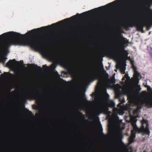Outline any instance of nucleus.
<instances>
[{"instance_id":"45","label":"nucleus","mask_w":152,"mask_h":152,"mask_svg":"<svg viewBox=\"0 0 152 152\" xmlns=\"http://www.w3.org/2000/svg\"><path fill=\"white\" fill-rule=\"evenodd\" d=\"M150 89L151 90H152V89L151 88H150Z\"/></svg>"},{"instance_id":"13","label":"nucleus","mask_w":152,"mask_h":152,"mask_svg":"<svg viewBox=\"0 0 152 152\" xmlns=\"http://www.w3.org/2000/svg\"><path fill=\"white\" fill-rule=\"evenodd\" d=\"M122 56L123 59L125 58H128V53L127 51L124 50V47H122Z\"/></svg>"},{"instance_id":"11","label":"nucleus","mask_w":152,"mask_h":152,"mask_svg":"<svg viewBox=\"0 0 152 152\" xmlns=\"http://www.w3.org/2000/svg\"><path fill=\"white\" fill-rule=\"evenodd\" d=\"M145 106L147 107H152V99H147L145 102Z\"/></svg>"},{"instance_id":"20","label":"nucleus","mask_w":152,"mask_h":152,"mask_svg":"<svg viewBox=\"0 0 152 152\" xmlns=\"http://www.w3.org/2000/svg\"><path fill=\"white\" fill-rule=\"evenodd\" d=\"M123 0H115V1H114L113 2H112V3H110L108 4L107 5H110L111 4H113L115 3H116L118 2L119 1H123Z\"/></svg>"},{"instance_id":"39","label":"nucleus","mask_w":152,"mask_h":152,"mask_svg":"<svg viewBox=\"0 0 152 152\" xmlns=\"http://www.w3.org/2000/svg\"><path fill=\"white\" fill-rule=\"evenodd\" d=\"M142 93H146V92L145 91H143L142 92Z\"/></svg>"},{"instance_id":"40","label":"nucleus","mask_w":152,"mask_h":152,"mask_svg":"<svg viewBox=\"0 0 152 152\" xmlns=\"http://www.w3.org/2000/svg\"><path fill=\"white\" fill-rule=\"evenodd\" d=\"M101 57H103V56H102V55H100V56Z\"/></svg>"},{"instance_id":"17","label":"nucleus","mask_w":152,"mask_h":152,"mask_svg":"<svg viewBox=\"0 0 152 152\" xmlns=\"http://www.w3.org/2000/svg\"><path fill=\"white\" fill-rule=\"evenodd\" d=\"M10 74L8 72H4V74H2L1 75V76L3 78H6L8 77V75ZM11 75H12V74H10Z\"/></svg>"},{"instance_id":"12","label":"nucleus","mask_w":152,"mask_h":152,"mask_svg":"<svg viewBox=\"0 0 152 152\" xmlns=\"http://www.w3.org/2000/svg\"><path fill=\"white\" fill-rule=\"evenodd\" d=\"M69 73L73 76H75L76 75V72L75 69L72 67H69L68 69Z\"/></svg>"},{"instance_id":"8","label":"nucleus","mask_w":152,"mask_h":152,"mask_svg":"<svg viewBox=\"0 0 152 152\" xmlns=\"http://www.w3.org/2000/svg\"><path fill=\"white\" fill-rule=\"evenodd\" d=\"M21 62V61H20V62L16 61L15 59H14L12 60H10L7 63L6 65L8 67H11L14 65L15 63H17L18 65H19L20 63Z\"/></svg>"},{"instance_id":"31","label":"nucleus","mask_w":152,"mask_h":152,"mask_svg":"<svg viewBox=\"0 0 152 152\" xmlns=\"http://www.w3.org/2000/svg\"><path fill=\"white\" fill-rule=\"evenodd\" d=\"M100 132L103 135H104V134L102 132V126H101L100 128Z\"/></svg>"},{"instance_id":"7","label":"nucleus","mask_w":152,"mask_h":152,"mask_svg":"<svg viewBox=\"0 0 152 152\" xmlns=\"http://www.w3.org/2000/svg\"><path fill=\"white\" fill-rule=\"evenodd\" d=\"M42 52L43 55L46 57L51 58H52L53 56V53L50 50L46 49L42 50Z\"/></svg>"},{"instance_id":"16","label":"nucleus","mask_w":152,"mask_h":152,"mask_svg":"<svg viewBox=\"0 0 152 152\" xmlns=\"http://www.w3.org/2000/svg\"><path fill=\"white\" fill-rule=\"evenodd\" d=\"M108 109L106 106H104L100 109V111L101 113H104L107 111Z\"/></svg>"},{"instance_id":"19","label":"nucleus","mask_w":152,"mask_h":152,"mask_svg":"<svg viewBox=\"0 0 152 152\" xmlns=\"http://www.w3.org/2000/svg\"><path fill=\"white\" fill-rule=\"evenodd\" d=\"M118 67L122 72H123L124 73L125 72V66L122 65H119Z\"/></svg>"},{"instance_id":"3","label":"nucleus","mask_w":152,"mask_h":152,"mask_svg":"<svg viewBox=\"0 0 152 152\" xmlns=\"http://www.w3.org/2000/svg\"><path fill=\"white\" fill-rule=\"evenodd\" d=\"M141 126L140 129H133L131 132L130 137L133 138H134L136 136V133H142L146 134L149 135L150 131L148 128V122L146 120L143 119L141 121Z\"/></svg>"},{"instance_id":"15","label":"nucleus","mask_w":152,"mask_h":152,"mask_svg":"<svg viewBox=\"0 0 152 152\" xmlns=\"http://www.w3.org/2000/svg\"><path fill=\"white\" fill-rule=\"evenodd\" d=\"M146 100H145L144 102H143L142 101H140L138 102L137 103V106L138 108L140 109H141L142 107L143 104H145V102Z\"/></svg>"},{"instance_id":"38","label":"nucleus","mask_w":152,"mask_h":152,"mask_svg":"<svg viewBox=\"0 0 152 152\" xmlns=\"http://www.w3.org/2000/svg\"><path fill=\"white\" fill-rule=\"evenodd\" d=\"M55 65H52L51 67L52 68H53L54 67Z\"/></svg>"},{"instance_id":"1","label":"nucleus","mask_w":152,"mask_h":152,"mask_svg":"<svg viewBox=\"0 0 152 152\" xmlns=\"http://www.w3.org/2000/svg\"><path fill=\"white\" fill-rule=\"evenodd\" d=\"M68 18H66L61 21L52 24L51 25L42 27L37 29H34L28 32L26 34L27 36H31L30 39L26 40L23 38L25 35L14 32L5 33L0 35V39H4V41L0 46V50L4 52H8V48L12 45H28L32 48L35 49H39L41 48V44L42 41L39 39V38L34 35L38 31L40 30H44L45 28L55 26L62 22L67 21Z\"/></svg>"},{"instance_id":"18","label":"nucleus","mask_w":152,"mask_h":152,"mask_svg":"<svg viewBox=\"0 0 152 152\" xmlns=\"http://www.w3.org/2000/svg\"><path fill=\"white\" fill-rule=\"evenodd\" d=\"M140 74L137 71H135L134 72V76L135 78L137 79L138 78Z\"/></svg>"},{"instance_id":"42","label":"nucleus","mask_w":152,"mask_h":152,"mask_svg":"<svg viewBox=\"0 0 152 152\" xmlns=\"http://www.w3.org/2000/svg\"><path fill=\"white\" fill-rule=\"evenodd\" d=\"M101 7H99V8H101Z\"/></svg>"},{"instance_id":"2","label":"nucleus","mask_w":152,"mask_h":152,"mask_svg":"<svg viewBox=\"0 0 152 152\" xmlns=\"http://www.w3.org/2000/svg\"><path fill=\"white\" fill-rule=\"evenodd\" d=\"M150 10L152 12V10L150 9ZM152 25V19L150 21H145L144 22L137 23L135 21H132L128 23H125L124 25V27L126 29H128L129 27H132L135 26L138 31L144 33L143 28L145 26L147 30H148Z\"/></svg>"},{"instance_id":"36","label":"nucleus","mask_w":152,"mask_h":152,"mask_svg":"<svg viewBox=\"0 0 152 152\" xmlns=\"http://www.w3.org/2000/svg\"><path fill=\"white\" fill-rule=\"evenodd\" d=\"M130 59V57H128V58H124V59L126 60L127 59Z\"/></svg>"},{"instance_id":"43","label":"nucleus","mask_w":152,"mask_h":152,"mask_svg":"<svg viewBox=\"0 0 152 152\" xmlns=\"http://www.w3.org/2000/svg\"><path fill=\"white\" fill-rule=\"evenodd\" d=\"M124 78H123L122 79V80H124Z\"/></svg>"},{"instance_id":"5","label":"nucleus","mask_w":152,"mask_h":152,"mask_svg":"<svg viewBox=\"0 0 152 152\" xmlns=\"http://www.w3.org/2000/svg\"><path fill=\"white\" fill-rule=\"evenodd\" d=\"M40 94L39 91L32 90L26 94L24 97L25 99H31L39 100L40 98Z\"/></svg>"},{"instance_id":"41","label":"nucleus","mask_w":152,"mask_h":152,"mask_svg":"<svg viewBox=\"0 0 152 152\" xmlns=\"http://www.w3.org/2000/svg\"><path fill=\"white\" fill-rule=\"evenodd\" d=\"M11 88H10V90H9V91L10 92L11 91Z\"/></svg>"},{"instance_id":"22","label":"nucleus","mask_w":152,"mask_h":152,"mask_svg":"<svg viewBox=\"0 0 152 152\" xmlns=\"http://www.w3.org/2000/svg\"><path fill=\"white\" fill-rule=\"evenodd\" d=\"M132 138L131 137H130L129 138V143L130 144H131L134 141V138Z\"/></svg>"},{"instance_id":"32","label":"nucleus","mask_w":152,"mask_h":152,"mask_svg":"<svg viewBox=\"0 0 152 152\" xmlns=\"http://www.w3.org/2000/svg\"><path fill=\"white\" fill-rule=\"evenodd\" d=\"M120 101L121 103H123L125 102V100L124 99H123L121 100L120 99Z\"/></svg>"},{"instance_id":"23","label":"nucleus","mask_w":152,"mask_h":152,"mask_svg":"<svg viewBox=\"0 0 152 152\" xmlns=\"http://www.w3.org/2000/svg\"><path fill=\"white\" fill-rule=\"evenodd\" d=\"M27 113L28 115L29 116H31L33 115V114L31 111H30L28 110H26Z\"/></svg>"},{"instance_id":"25","label":"nucleus","mask_w":152,"mask_h":152,"mask_svg":"<svg viewBox=\"0 0 152 152\" xmlns=\"http://www.w3.org/2000/svg\"><path fill=\"white\" fill-rule=\"evenodd\" d=\"M149 54L152 58V48H151L149 51Z\"/></svg>"},{"instance_id":"9","label":"nucleus","mask_w":152,"mask_h":152,"mask_svg":"<svg viewBox=\"0 0 152 152\" xmlns=\"http://www.w3.org/2000/svg\"><path fill=\"white\" fill-rule=\"evenodd\" d=\"M137 120V119L135 117H133L131 119V124L133 129L134 130L135 129H140V128H139L136 125V123Z\"/></svg>"},{"instance_id":"27","label":"nucleus","mask_w":152,"mask_h":152,"mask_svg":"<svg viewBox=\"0 0 152 152\" xmlns=\"http://www.w3.org/2000/svg\"><path fill=\"white\" fill-rule=\"evenodd\" d=\"M4 90L3 87L1 85H0V93L3 92Z\"/></svg>"},{"instance_id":"4","label":"nucleus","mask_w":152,"mask_h":152,"mask_svg":"<svg viewBox=\"0 0 152 152\" xmlns=\"http://www.w3.org/2000/svg\"><path fill=\"white\" fill-rule=\"evenodd\" d=\"M89 79L94 80L96 79L99 80L97 84L99 86H102L104 82V79L101 77L100 72L97 68H94L92 73L89 77Z\"/></svg>"},{"instance_id":"6","label":"nucleus","mask_w":152,"mask_h":152,"mask_svg":"<svg viewBox=\"0 0 152 152\" xmlns=\"http://www.w3.org/2000/svg\"><path fill=\"white\" fill-rule=\"evenodd\" d=\"M105 53L109 56H111L115 58H118L119 56L121 55V51L119 49L113 51L111 50L106 51Z\"/></svg>"},{"instance_id":"21","label":"nucleus","mask_w":152,"mask_h":152,"mask_svg":"<svg viewBox=\"0 0 152 152\" xmlns=\"http://www.w3.org/2000/svg\"><path fill=\"white\" fill-rule=\"evenodd\" d=\"M93 10H90V11H86V12H83L82 14L83 15H88L90 13V12L91 11H93Z\"/></svg>"},{"instance_id":"24","label":"nucleus","mask_w":152,"mask_h":152,"mask_svg":"<svg viewBox=\"0 0 152 152\" xmlns=\"http://www.w3.org/2000/svg\"><path fill=\"white\" fill-rule=\"evenodd\" d=\"M104 77L105 79H107L109 77V75L107 73L105 72V73L104 75Z\"/></svg>"},{"instance_id":"34","label":"nucleus","mask_w":152,"mask_h":152,"mask_svg":"<svg viewBox=\"0 0 152 152\" xmlns=\"http://www.w3.org/2000/svg\"><path fill=\"white\" fill-rule=\"evenodd\" d=\"M79 113L80 115H81V116H83V118H85V115H83V113H80V112H79Z\"/></svg>"},{"instance_id":"28","label":"nucleus","mask_w":152,"mask_h":152,"mask_svg":"<svg viewBox=\"0 0 152 152\" xmlns=\"http://www.w3.org/2000/svg\"><path fill=\"white\" fill-rule=\"evenodd\" d=\"M82 98L84 100V101H87V99H86V98L85 96V95L84 94L83 96H82Z\"/></svg>"},{"instance_id":"14","label":"nucleus","mask_w":152,"mask_h":152,"mask_svg":"<svg viewBox=\"0 0 152 152\" xmlns=\"http://www.w3.org/2000/svg\"><path fill=\"white\" fill-rule=\"evenodd\" d=\"M106 102L107 104L109 107H115V104L113 101L108 99L107 100Z\"/></svg>"},{"instance_id":"29","label":"nucleus","mask_w":152,"mask_h":152,"mask_svg":"<svg viewBox=\"0 0 152 152\" xmlns=\"http://www.w3.org/2000/svg\"><path fill=\"white\" fill-rule=\"evenodd\" d=\"M132 67L134 72L135 71H137V68L135 66H133Z\"/></svg>"},{"instance_id":"35","label":"nucleus","mask_w":152,"mask_h":152,"mask_svg":"<svg viewBox=\"0 0 152 152\" xmlns=\"http://www.w3.org/2000/svg\"><path fill=\"white\" fill-rule=\"evenodd\" d=\"M43 67L44 68L46 69L48 68V67L46 65H44L43 66Z\"/></svg>"},{"instance_id":"44","label":"nucleus","mask_w":152,"mask_h":152,"mask_svg":"<svg viewBox=\"0 0 152 152\" xmlns=\"http://www.w3.org/2000/svg\"><path fill=\"white\" fill-rule=\"evenodd\" d=\"M140 88V89H139V91H140V88Z\"/></svg>"},{"instance_id":"26","label":"nucleus","mask_w":152,"mask_h":152,"mask_svg":"<svg viewBox=\"0 0 152 152\" xmlns=\"http://www.w3.org/2000/svg\"><path fill=\"white\" fill-rule=\"evenodd\" d=\"M118 137L120 139H121L122 137H123V135L122 134V133L120 132L118 134Z\"/></svg>"},{"instance_id":"37","label":"nucleus","mask_w":152,"mask_h":152,"mask_svg":"<svg viewBox=\"0 0 152 152\" xmlns=\"http://www.w3.org/2000/svg\"><path fill=\"white\" fill-rule=\"evenodd\" d=\"M75 17H76V16L75 15V16H73L72 17H71V18H73Z\"/></svg>"},{"instance_id":"33","label":"nucleus","mask_w":152,"mask_h":152,"mask_svg":"<svg viewBox=\"0 0 152 152\" xmlns=\"http://www.w3.org/2000/svg\"><path fill=\"white\" fill-rule=\"evenodd\" d=\"M125 77L127 79H129L130 77H129L128 76V75H125Z\"/></svg>"},{"instance_id":"30","label":"nucleus","mask_w":152,"mask_h":152,"mask_svg":"<svg viewBox=\"0 0 152 152\" xmlns=\"http://www.w3.org/2000/svg\"><path fill=\"white\" fill-rule=\"evenodd\" d=\"M7 59V58L5 57L4 56L2 58V61L3 62H4L5 61L6 59Z\"/></svg>"},{"instance_id":"10","label":"nucleus","mask_w":152,"mask_h":152,"mask_svg":"<svg viewBox=\"0 0 152 152\" xmlns=\"http://www.w3.org/2000/svg\"><path fill=\"white\" fill-rule=\"evenodd\" d=\"M28 65L31 68L33 69H37L39 71H41L42 70V68L40 66H39L37 65H35L34 64H28Z\"/></svg>"}]
</instances>
